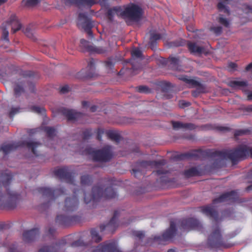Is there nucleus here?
Listing matches in <instances>:
<instances>
[{
  "mask_svg": "<svg viewBox=\"0 0 252 252\" xmlns=\"http://www.w3.org/2000/svg\"><path fill=\"white\" fill-rule=\"evenodd\" d=\"M205 157L214 158L216 161L229 160L233 164H236L239 160L248 157L252 158V147L241 145L233 149H224L221 151L193 150L177 155L174 157V158L179 160L192 158L197 159Z\"/></svg>",
  "mask_w": 252,
  "mask_h": 252,
  "instance_id": "nucleus-1",
  "label": "nucleus"
},
{
  "mask_svg": "<svg viewBox=\"0 0 252 252\" xmlns=\"http://www.w3.org/2000/svg\"><path fill=\"white\" fill-rule=\"evenodd\" d=\"M13 176L7 171L0 174V206L8 209L15 208L21 198L19 194L11 190L9 188Z\"/></svg>",
  "mask_w": 252,
  "mask_h": 252,
  "instance_id": "nucleus-2",
  "label": "nucleus"
},
{
  "mask_svg": "<svg viewBox=\"0 0 252 252\" xmlns=\"http://www.w3.org/2000/svg\"><path fill=\"white\" fill-rule=\"evenodd\" d=\"M117 196V192L112 187H108L103 190L102 187L94 186L92 189V194L88 196L84 193V202L88 204L92 202L93 205L98 201L101 198L104 197L106 199L114 198Z\"/></svg>",
  "mask_w": 252,
  "mask_h": 252,
  "instance_id": "nucleus-3",
  "label": "nucleus"
},
{
  "mask_svg": "<svg viewBox=\"0 0 252 252\" xmlns=\"http://www.w3.org/2000/svg\"><path fill=\"white\" fill-rule=\"evenodd\" d=\"M86 155L90 156L94 161L107 162L113 157L111 148L106 146L99 150H94L91 147L86 148L84 151Z\"/></svg>",
  "mask_w": 252,
  "mask_h": 252,
  "instance_id": "nucleus-4",
  "label": "nucleus"
},
{
  "mask_svg": "<svg viewBox=\"0 0 252 252\" xmlns=\"http://www.w3.org/2000/svg\"><path fill=\"white\" fill-rule=\"evenodd\" d=\"M41 144L37 142H27L24 141L22 142L13 143L6 145H3L0 147V151H2L5 155L8 154L10 152L13 151L20 146H26L29 149H31L32 153L38 156L35 149Z\"/></svg>",
  "mask_w": 252,
  "mask_h": 252,
  "instance_id": "nucleus-5",
  "label": "nucleus"
},
{
  "mask_svg": "<svg viewBox=\"0 0 252 252\" xmlns=\"http://www.w3.org/2000/svg\"><path fill=\"white\" fill-rule=\"evenodd\" d=\"M207 244L211 248L226 247L223 241L220 229L218 225L213 226L212 232L208 238Z\"/></svg>",
  "mask_w": 252,
  "mask_h": 252,
  "instance_id": "nucleus-6",
  "label": "nucleus"
},
{
  "mask_svg": "<svg viewBox=\"0 0 252 252\" xmlns=\"http://www.w3.org/2000/svg\"><path fill=\"white\" fill-rule=\"evenodd\" d=\"M6 25L8 26L10 25L11 26V32L12 33H15L17 31H19L21 29L22 25L15 14H12L6 23L2 24L1 29L2 30V33L1 39L9 42V32L7 29Z\"/></svg>",
  "mask_w": 252,
  "mask_h": 252,
  "instance_id": "nucleus-7",
  "label": "nucleus"
},
{
  "mask_svg": "<svg viewBox=\"0 0 252 252\" xmlns=\"http://www.w3.org/2000/svg\"><path fill=\"white\" fill-rule=\"evenodd\" d=\"M143 14V10L142 8L134 3H132L126 7L120 13L121 16L136 22L139 21L142 18Z\"/></svg>",
  "mask_w": 252,
  "mask_h": 252,
  "instance_id": "nucleus-8",
  "label": "nucleus"
},
{
  "mask_svg": "<svg viewBox=\"0 0 252 252\" xmlns=\"http://www.w3.org/2000/svg\"><path fill=\"white\" fill-rule=\"evenodd\" d=\"M166 163L165 159H162L159 160H142L137 162L138 168L132 169L131 174L135 177L137 178L142 176L141 168H147L149 166L152 167L159 168L160 166L164 165Z\"/></svg>",
  "mask_w": 252,
  "mask_h": 252,
  "instance_id": "nucleus-9",
  "label": "nucleus"
},
{
  "mask_svg": "<svg viewBox=\"0 0 252 252\" xmlns=\"http://www.w3.org/2000/svg\"><path fill=\"white\" fill-rule=\"evenodd\" d=\"M176 231V223L174 221H171L169 228L165 231L161 235L152 236L150 239L154 242H157L158 244H165L166 241L173 238Z\"/></svg>",
  "mask_w": 252,
  "mask_h": 252,
  "instance_id": "nucleus-10",
  "label": "nucleus"
},
{
  "mask_svg": "<svg viewBox=\"0 0 252 252\" xmlns=\"http://www.w3.org/2000/svg\"><path fill=\"white\" fill-rule=\"evenodd\" d=\"M37 190L43 197H47L49 201L54 200L58 196L64 194L65 190L63 188H60L55 189L47 187H40Z\"/></svg>",
  "mask_w": 252,
  "mask_h": 252,
  "instance_id": "nucleus-11",
  "label": "nucleus"
},
{
  "mask_svg": "<svg viewBox=\"0 0 252 252\" xmlns=\"http://www.w3.org/2000/svg\"><path fill=\"white\" fill-rule=\"evenodd\" d=\"M203 228L202 224L197 219L188 218L181 221L180 229L184 231L195 230L200 231H202Z\"/></svg>",
  "mask_w": 252,
  "mask_h": 252,
  "instance_id": "nucleus-12",
  "label": "nucleus"
},
{
  "mask_svg": "<svg viewBox=\"0 0 252 252\" xmlns=\"http://www.w3.org/2000/svg\"><path fill=\"white\" fill-rule=\"evenodd\" d=\"M92 252H121L113 241H106L93 248Z\"/></svg>",
  "mask_w": 252,
  "mask_h": 252,
  "instance_id": "nucleus-13",
  "label": "nucleus"
},
{
  "mask_svg": "<svg viewBox=\"0 0 252 252\" xmlns=\"http://www.w3.org/2000/svg\"><path fill=\"white\" fill-rule=\"evenodd\" d=\"M66 242L63 239L57 243L51 245H44L40 248L37 252H64V247Z\"/></svg>",
  "mask_w": 252,
  "mask_h": 252,
  "instance_id": "nucleus-14",
  "label": "nucleus"
},
{
  "mask_svg": "<svg viewBox=\"0 0 252 252\" xmlns=\"http://www.w3.org/2000/svg\"><path fill=\"white\" fill-rule=\"evenodd\" d=\"M120 215V212L118 210L115 211L113 217L111 218L109 222L106 224H102L99 226L101 232L104 230H107L111 233H113L117 227L118 223L117 219Z\"/></svg>",
  "mask_w": 252,
  "mask_h": 252,
  "instance_id": "nucleus-15",
  "label": "nucleus"
},
{
  "mask_svg": "<svg viewBox=\"0 0 252 252\" xmlns=\"http://www.w3.org/2000/svg\"><path fill=\"white\" fill-rule=\"evenodd\" d=\"M78 18L80 21V25L82 29L88 33L89 36H93L92 29L93 27V22L87 14L85 13H80L78 15Z\"/></svg>",
  "mask_w": 252,
  "mask_h": 252,
  "instance_id": "nucleus-16",
  "label": "nucleus"
},
{
  "mask_svg": "<svg viewBox=\"0 0 252 252\" xmlns=\"http://www.w3.org/2000/svg\"><path fill=\"white\" fill-rule=\"evenodd\" d=\"M238 198V192L236 190H231L221 194L219 197L213 200V204L218 203L229 202H234Z\"/></svg>",
  "mask_w": 252,
  "mask_h": 252,
  "instance_id": "nucleus-17",
  "label": "nucleus"
},
{
  "mask_svg": "<svg viewBox=\"0 0 252 252\" xmlns=\"http://www.w3.org/2000/svg\"><path fill=\"white\" fill-rule=\"evenodd\" d=\"M54 174L55 176L58 177L61 180H64L71 184H73V177L71 173L68 171L67 168L63 167L55 169L54 171Z\"/></svg>",
  "mask_w": 252,
  "mask_h": 252,
  "instance_id": "nucleus-18",
  "label": "nucleus"
},
{
  "mask_svg": "<svg viewBox=\"0 0 252 252\" xmlns=\"http://www.w3.org/2000/svg\"><path fill=\"white\" fill-rule=\"evenodd\" d=\"M79 190H75L73 192L74 195L70 197H67L65 200L64 210L66 212H72L77 209L79 205V200L76 196Z\"/></svg>",
  "mask_w": 252,
  "mask_h": 252,
  "instance_id": "nucleus-19",
  "label": "nucleus"
},
{
  "mask_svg": "<svg viewBox=\"0 0 252 252\" xmlns=\"http://www.w3.org/2000/svg\"><path fill=\"white\" fill-rule=\"evenodd\" d=\"M201 211L210 219L217 222L219 221V217L218 212L214 209L212 205H208L200 207Z\"/></svg>",
  "mask_w": 252,
  "mask_h": 252,
  "instance_id": "nucleus-20",
  "label": "nucleus"
},
{
  "mask_svg": "<svg viewBox=\"0 0 252 252\" xmlns=\"http://www.w3.org/2000/svg\"><path fill=\"white\" fill-rule=\"evenodd\" d=\"M78 219L77 216H69L63 215H58L56 219V222L63 226H67Z\"/></svg>",
  "mask_w": 252,
  "mask_h": 252,
  "instance_id": "nucleus-21",
  "label": "nucleus"
},
{
  "mask_svg": "<svg viewBox=\"0 0 252 252\" xmlns=\"http://www.w3.org/2000/svg\"><path fill=\"white\" fill-rule=\"evenodd\" d=\"M39 235V228H34L25 231L23 234V240L25 242L30 243L34 241Z\"/></svg>",
  "mask_w": 252,
  "mask_h": 252,
  "instance_id": "nucleus-22",
  "label": "nucleus"
},
{
  "mask_svg": "<svg viewBox=\"0 0 252 252\" xmlns=\"http://www.w3.org/2000/svg\"><path fill=\"white\" fill-rule=\"evenodd\" d=\"M61 112L68 121L77 120L82 116V113L72 109L63 108L61 110Z\"/></svg>",
  "mask_w": 252,
  "mask_h": 252,
  "instance_id": "nucleus-23",
  "label": "nucleus"
},
{
  "mask_svg": "<svg viewBox=\"0 0 252 252\" xmlns=\"http://www.w3.org/2000/svg\"><path fill=\"white\" fill-rule=\"evenodd\" d=\"M171 123L172 127L174 130H179L180 129H185L192 130L196 129L197 126L193 123H183L180 121H172Z\"/></svg>",
  "mask_w": 252,
  "mask_h": 252,
  "instance_id": "nucleus-24",
  "label": "nucleus"
},
{
  "mask_svg": "<svg viewBox=\"0 0 252 252\" xmlns=\"http://www.w3.org/2000/svg\"><path fill=\"white\" fill-rule=\"evenodd\" d=\"M161 92L164 93V96L166 99L172 97L173 86L169 82H162L159 84Z\"/></svg>",
  "mask_w": 252,
  "mask_h": 252,
  "instance_id": "nucleus-25",
  "label": "nucleus"
},
{
  "mask_svg": "<svg viewBox=\"0 0 252 252\" xmlns=\"http://www.w3.org/2000/svg\"><path fill=\"white\" fill-rule=\"evenodd\" d=\"M81 46L84 47L87 50L94 52L97 54H104L107 50L103 47H93L89 44V42L84 39L80 40Z\"/></svg>",
  "mask_w": 252,
  "mask_h": 252,
  "instance_id": "nucleus-26",
  "label": "nucleus"
},
{
  "mask_svg": "<svg viewBox=\"0 0 252 252\" xmlns=\"http://www.w3.org/2000/svg\"><path fill=\"white\" fill-rule=\"evenodd\" d=\"M187 46L189 52L194 55H201L204 51V48L198 46L195 43L188 42Z\"/></svg>",
  "mask_w": 252,
  "mask_h": 252,
  "instance_id": "nucleus-27",
  "label": "nucleus"
},
{
  "mask_svg": "<svg viewBox=\"0 0 252 252\" xmlns=\"http://www.w3.org/2000/svg\"><path fill=\"white\" fill-rule=\"evenodd\" d=\"M162 60L163 64H168L173 70H178L179 60L178 58L169 57L168 59L163 58Z\"/></svg>",
  "mask_w": 252,
  "mask_h": 252,
  "instance_id": "nucleus-28",
  "label": "nucleus"
},
{
  "mask_svg": "<svg viewBox=\"0 0 252 252\" xmlns=\"http://www.w3.org/2000/svg\"><path fill=\"white\" fill-rule=\"evenodd\" d=\"M202 174L201 170L196 167H192L184 171V175L187 178L201 176Z\"/></svg>",
  "mask_w": 252,
  "mask_h": 252,
  "instance_id": "nucleus-29",
  "label": "nucleus"
},
{
  "mask_svg": "<svg viewBox=\"0 0 252 252\" xmlns=\"http://www.w3.org/2000/svg\"><path fill=\"white\" fill-rule=\"evenodd\" d=\"M70 3L75 4L78 6L82 5H88L89 7L92 6L98 1L97 0H67Z\"/></svg>",
  "mask_w": 252,
  "mask_h": 252,
  "instance_id": "nucleus-30",
  "label": "nucleus"
},
{
  "mask_svg": "<svg viewBox=\"0 0 252 252\" xmlns=\"http://www.w3.org/2000/svg\"><path fill=\"white\" fill-rule=\"evenodd\" d=\"M122 8L120 6H114L112 8H108L106 12V16L108 20L113 21L114 16L115 14H118L120 12H122Z\"/></svg>",
  "mask_w": 252,
  "mask_h": 252,
  "instance_id": "nucleus-31",
  "label": "nucleus"
},
{
  "mask_svg": "<svg viewBox=\"0 0 252 252\" xmlns=\"http://www.w3.org/2000/svg\"><path fill=\"white\" fill-rule=\"evenodd\" d=\"M108 137L112 141L119 143L121 140V136L119 133L114 130H108L106 132Z\"/></svg>",
  "mask_w": 252,
  "mask_h": 252,
  "instance_id": "nucleus-32",
  "label": "nucleus"
},
{
  "mask_svg": "<svg viewBox=\"0 0 252 252\" xmlns=\"http://www.w3.org/2000/svg\"><path fill=\"white\" fill-rule=\"evenodd\" d=\"M25 81L18 82L15 84L14 91V94L16 96H19L24 92V86H25Z\"/></svg>",
  "mask_w": 252,
  "mask_h": 252,
  "instance_id": "nucleus-33",
  "label": "nucleus"
},
{
  "mask_svg": "<svg viewBox=\"0 0 252 252\" xmlns=\"http://www.w3.org/2000/svg\"><path fill=\"white\" fill-rule=\"evenodd\" d=\"M93 181V177L88 174L82 175L80 178L81 184L82 186H90Z\"/></svg>",
  "mask_w": 252,
  "mask_h": 252,
  "instance_id": "nucleus-34",
  "label": "nucleus"
},
{
  "mask_svg": "<svg viewBox=\"0 0 252 252\" xmlns=\"http://www.w3.org/2000/svg\"><path fill=\"white\" fill-rule=\"evenodd\" d=\"M229 86L233 88H238L248 86L247 81H231L229 82Z\"/></svg>",
  "mask_w": 252,
  "mask_h": 252,
  "instance_id": "nucleus-35",
  "label": "nucleus"
},
{
  "mask_svg": "<svg viewBox=\"0 0 252 252\" xmlns=\"http://www.w3.org/2000/svg\"><path fill=\"white\" fill-rule=\"evenodd\" d=\"M134 62H135L134 59H130L129 60V61L127 62V63H129L131 64L132 66H131V68H130V70H131V72L132 75H133L138 74L141 69L140 65L139 64H138L137 65H134Z\"/></svg>",
  "mask_w": 252,
  "mask_h": 252,
  "instance_id": "nucleus-36",
  "label": "nucleus"
},
{
  "mask_svg": "<svg viewBox=\"0 0 252 252\" xmlns=\"http://www.w3.org/2000/svg\"><path fill=\"white\" fill-rule=\"evenodd\" d=\"M91 235L92 240L96 243H98L102 240L101 237L99 235L96 228H92L91 230Z\"/></svg>",
  "mask_w": 252,
  "mask_h": 252,
  "instance_id": "nucleus-37",
  "label": "nucleus"
},
{
  "mask_svg": "<svg viewBox=\"0 0 252 252\" xmlns=\"http://www.w3.org/2000/svg\"><path fill=\"white\" fill-rule=\"evenodd\" d=\"M186 44V40L180 39L176 41L170 42L168 45L170 47H176L179 46H183Z\"/></svg>",
  "mask_w": 252,
  "mask_h": 252,
  "instance_id": "nucleus-38",
  "label": "nucleus"
},
{
  "mask_svg": "<svg viewBox=\"0 0 252 252\" xmlns=\"http://www.w3.org/2000/svg\"><path fill=\"white\" fill-rule=\"evenodd\" d=\"M132 235L136 240L142 241L145 237V233L142 231H133Z\"/></svg>",
  "mask_w": 252,
  "mask_h": 252,
  "instance_id": "nucleus-39",
  "label": "nucleus"
},
{
  "mask_svg": "<svg viewBox=\"0 0 252 252\" xmlns=\"http://www.w3.org/2000/svg\"><path fill=\"white\" fill-rule=\"evenodd\" d=\"M192 86L196 87V90L192 92L193 95H195L194 93H195L196 92H197L198 94L205 93V87L203 85L200 84L199 82L197 81V84H192Z\"/></svg>",
  "mask_w": 252,
  "mask_h": 252,
  "instance_id": "nucleus-40",
  "label": "nucleus"
},
{
  "mask_svg": "<svg viewBox=\"0 0 252 252\" xmlns=\"http://www.w3.org/2000/svg\"><path fill=\"white\" fill-rule=\"evenodd\" d=\"M135 89L136 91L140 93L148 94L152 93V90L146 86H139L136 87Z\"/></svg>",
  "mask_w": 252,
  "mask_h": 252,
  "instance_id": "nucleus-41",
  "label": "nucleus"
},
{
  "mask_svg": "<svg viewBox=\"0 0 252 252\" xmlns=\"http://www.w3.org/2000/svg\"><path fill=\"white\" fill-rule=\"evenodd\" d=\"M179 79L185 82L188 84L191 85L197 84V81L190 79L186 75H182L179 77Z\"/></svg>",
  "mask_w": 252,
  "mask_h": 252,
  "instance_id": "nucleus-42",
  "label": "nucleus"
},
{
  "mask_svg": "<svg viewBox=\"0 0 252 252\" xmlns=\"http://www.w3.org/2000/svg\"><path fill=\"white\" fill-rule=\"evenodd\" d=\"M44 131L49 138H52L55 135L56 130L54 127L46 126L44 128Z\"/></svg>",
  "mask_w": 252,
  "mask_h": 252,
  "instance_id": "nucleus-43",
  "label": "nucleus"
},
{
  "mask_svg": "<svg viewBox=\"0 0 252 252\" xmlns=\"http://www.w3.org/2000/svg\"><path fill=\"white\" fill-rule=\"evenodd\" d=\"M217 7L220 11H223L225 13L229 15V10L227 7L225 5V4L222 2H220L217 5Z\"/></svg>",
  "mask_w": 252,
  "mask_h": 252,
  "instance_id": "nucleus-44",
  "label": "nucleus"
},
{
  "mask_svg": "<svg viewBox=\"0 0 252 252\" xmlns=\"http://www.w3.org/2000/svg\"><path fill=\"white\" fill-rule=\"evenodd\" d=\"M39 2V0H24L23 1V4L28 7L35 6Z\"/></svg>",
  "mask_w": 252,
  "mask_h": 252,
  "instance_id": "nucleus-45",
  "label": "nucleus"
},
{
  "mask_svg": "<svg viewBox=\"0 0 252 252\" xmlns=\"http://www.w3.org/2000/svg\"><path fill=\"white\" fill-rule=\"evenodd\" d=\"M71 246L73 248H77V247H86L87 246L85 245L84 242L79 239L77 241H75L74 242H72L71 244Z\"/></svg>",
  "mask_w": 252,
  "mask_h": 252,
  "instance_id": "nucleus-46",
  "label": "nucleus"
},
{
  "mask_svg": "<svg viewBox=\"0 0 252 252\" xmlns=\"http://www.w3.org/2000/svg\"><path fill=\"white\" fill-rule=\"evenodd\" d=\"M32 111L38 114H43L45 112V109L42 107L33 106L31 107Z\"/></svg>",
  "mask_w": 252,
  "mask_h": 252,
  "instance_id": "nucleus-47",
  "label": "nucleus"
},
{
  "mask_svg": "<svg viewBox=\"0 0 252 252\" xmlns=\"http://www.w3.org/2000/svg\"><path fill=\"white\" fill-rule=\"evenodd\" d=\"M142 52L138 48L134 49L131 52L132 58H140L142 57Z\"/></svg>",
  "mask_w": 252,
  "mask_h": 252,
  "instance_id": "nucleus-48",
  "label": "nucleus"
},
{
  "mask_svg": "<svg viewBox=\"0 0 252 252\" xmlns=\"http://www.w3.org/2000/svg\"><path fill=\"white\" fill-rule=\"evenodd\" d=\"M222 28L220 26L212 27L210 28V31L213 32L217 35H219L222 32Z\"/></svg>",
  "mask_w": 252,
  "mask_h": 252,
  "instance_id": "nucleus-49",
  "label": "nucleus"
},
{
  "mask_svg": "<svg viewBox=\"0 0 252 252\" xmlns=\"http://www.w3.org/2000/svg\"><path fill=\"white\" fill-rule=\"evenodd\" d=\"M242 10L246 14L252 15V6H251L248 4H245L243 5V6H242ZM251 20H252V18H251Z\"/></svg>",
  "mask_w": 252,
  "mask_h": 252,
  "instance_id": "nucleus-50",
  "label": "nucleus"
},
{
  "mask_svg": "<svg viewBox=\"0 0 252 252\" xmlns=\"http://www.w3.org/2000/svg\"><path fill=\"white\" fill-rule=\"evenodd\" d=\"M26 35L30 38L35 40V38L33 35L32 31L29 28H27L24 31Z\"/></svg>",
  "mask_w": 252,
  "mask_h": 252,
  "instance_id": "nucleus-51",
  "label": "nucleus"
},
{
  "mask_svg": "<svg viewBox=\"0 0 252 252\" xmlns=\"http://www.w3.org/2000/svg\"><path fill=\"white\" fill-rule=\"evenodd\" d=\"M168 173V171L163 169H159L156 170V171H154L153 174H155L158 176L162 175L161 178H163L165 177V175Z\"/></svg>",
  "mask_w": 252,
  "mask_h": 252,
  "instance_id": "nucleus-52",
  "label": "nucleus"
},
{
  "mask_svg": "<svg viewBox=\"0 0 252 252\" xmlns=\"http://www.w3.org/2000/svg\"><path fill=\"white\" fill-rule=\"evenodd\" d=\"M218 21L220 24L223 25L225 27H228L229 25V22L227 19L223 18L221 16L219 17Z\"/></svg>",
  "mask_w": 252,
  "mask_h": 252,
  "instance_id": "nucleus-53",
  "label": "nucleus"
},
{
  "mask_svg": "<svg viewBox=\"0 0 252 252\" xmlns=\"http://www.w3.org/2000/svg\"><path fill=\"white\" fill-rule=\"evenodd\" d=\"M92 135L91 129H87L83 132V138L84 140H87Z\"/></svg>",
  "mask_w": 252,
  "mask_h": 252,
  "instance_id": "nucleus-54",
  "label": "nucleus"
},
{
  "mask_svg": "<svg viewBox=\"0 0 252 252\" xmlns=\"http://www.w3.org/2000/svg\"><path fill=\"white\" fill-rule=\"evenodd\" d=\"M87 69L94 71L95 69L94 62L93 59H91L88 63Z\"/></svg>",
  "mask_w": 252,
  "mask_h": 252,
  "instance_id": "nucleus-55",
  "label": "nucleus"
},
{
  "mask_svg": "<svg viewBox=\"0 0 252 252\" xmlns=\"http://www.w3.org/2000/svg\"><path fill=\"white\" fill-rule=\"evenodd\" d=\"M162 36L159 33H153L151 34L150 39L157 41V40L161 38Z\"/></svg>",
  "mask_w": 252,
  "mask_h": 252,
  "instance_id": "nucleus-56",
  "label": "nucleus"
},
{
  "mask_svg": "<svg viewBox=\"0 0 252 252\" xmlns=\"http://www.w3.org/2000/svg\"><path fill=\"white\" fill-rule=\"evenodd\" d=\"M105 64L107 67L111 69L114 65V63L111 59H108L105 62Z\"/></svg>",
  "mask_w": 252,
  "mask_h": 252,
  "instance_id": "nucleus-57",
  "label": "nucleus"
},
{
  "mask_svg": "<svg viewBox=\"0 0 252 252\" xmlns=\"http://www.w3.org/2000/svg\"><path fill=\"white\" fill-rule=\"evenodd\" d=\"M19 112V108H12L10 111L9 113V116L10 118H12Z\"/></svg>",
  "mask_w": 252,
  "mask_h": 252,
  "instance_id": "nucleus-58",
  "label": "nucleus"
},
{
  "mask_svg": "<svg viewBox=\"0 0 252 252\" xmlns=\"http://www.w3.org/2000/svg\"><path fill=\"white\" fill-rule=\"evenodd\" d=\"M248 132V130L240 129L237 130L234 132L235 137H237L246 134Z\"/></svg>",
  "mask_w": 252,
  "mask_h": 252,
  "instance_id": "nucleus-59",
  "label": "nucleus"
},
{
  "mask_svg": "<svg viewBox=\"0 0 252 252\" xmlns=\"http://www.w3.org/2000/svg\"><path fill=\"white\" fill-rule=\"evenodd\" d=\"M104 132L103 129L101 128H98L97 131V139L99 141H101L102 140V136Z\"/></svg>",
  "mask_w": 252,
  "mask_h": 252,
  "instance_id": "nucleus-60",
  "label": "nucleus"
},
{
  "mask_svg": "<svg viewBox=\"0 0 252 252\" xmlns=\"http://www.w3.org/2000/svg\"><path fill=\"white\" fill-rule=\"evenodd\" d=\"M56 232V229L52 227H50L48 228L47 231L46 232L47 235L49 236H53Z\"/></svg>",
  "mask_w": 252,
  "mask_h": 252,
  "instance_id": "nucleus-61",
  "label": "nucleus"
},
{
  "mask_svg": "<svg viewBox=\"0 0 252 252\" xmlns=\"http://www.w3.org/2000/svg\"><path fill=\"white\" fill-rule=\"evenodd\" d=\"M190 105V102L185 100H181L179 102V105L182 108H185L189 106Z\"/></svg>",
  "mask_w": 252,
  "mask_h": 252,
  "instance_id": "nucleus-62",
  "label": "nucleus"
},
{
  "mask_svg": "<svg viewBox=\"0 0 252 252\" xmlns=\"http://www.w3.org/2000/svg\"><path fill=\"white\" fill-rule=\"evenodd\" d=\"M157 43V41L150 39L149 45L152 50H154L156 48Z\"/></svg>",
  "mask_w": 252,
  "mask_h": 252,
  "instance_id": "nucleus-63",
  "label": "nucleus"
},
{
  "mask_svg": "<svg viewBox=\"0 0 252 252\" xmlns=\"http://www.w3.org/2000/svg\"><path fill=\"white\" fill-rule=\"evenodd\" d=\"M69 87L67 85H65L62 87H61L60 89V92L62 94H65L67 93L69 91Z\"/></svg>",
  "mask_w": 252,
  "mask_h": 252,
  "instance_id": "nucleus-64",
  "label": "nucleus"
}]
</instances>
